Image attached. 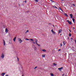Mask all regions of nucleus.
Masks as SVG:
<instances>
[{"mask_svg": "<svg viewBox=\"0 0 76 76\" xmlns=\"http://www.w3.org/2000/svg\"><path fill=\"white\" fill-rule=\"evenodd\" d=\"M18 40L19 41L20 43H21V42H22V40H21V39L20 38H18Z\"/></svg>", "mask_w": 76, "mask_h": 76, "instance_id": "1", "label": "nucleus"}, {"mask_svg": "<svg viewBox=\"0 0 76 76\" xmlns=\"http://www.w3.org/2000/svg\"><path fill=\"white\" fill-rule=\"evenodd\" d=\"M4 53H3L1 56V58L2 59H3L4 58Z\"/></svg>", "mask_w": 76, "mask_h": 76, "instance_id": "2", "label": "nucleus"}, {"mask_svg": "<svg viewBox=\"0 0 76 76\" xmlns=\"http://www.w3.org/2000/svg\"><path fill=\"white\" fill-rule=\"evenodd\" d=\"M63 69V67H62L60 68H58V70H59V71H61V70Z\"/></svg>", "mask_w": 76, "mask_h": 76, "instance_id": "3", "label": "nucleus"}, {"mask_svg": "<svg viewBox=\"0 0 76 76\" xmlns=\"http://www.w3.org/2000/svg\"><path fill=\"white\" fill-rule=\"evenodd\" d=\"M51 31L52 32V33L53 34H56L55 32H54V31H53V29L52 30H51Z\"/></svg>", "mask_w": 76, "mask_h": 76, "instance_id": "4", "label": "nucleus"}, {"mask_svg": "<svg viewBox=\"0 0 76 76\" xmlns=\"http://www.w3.org/2000/svg\"><path fill=\"white\" fill-rule=\"evenodd\" d=\"M72 14H70L69 15V16H70L71 18V19H72V17H73V16H72Z\"/></svg>", "mask_w": 76, "mask_h": 76, "instance_id": "5", "label": "nucleus"}, {"mask_svg": "<svg viewBox=\"0 0 76 76\" xmlns=\"http://www.w3.org/2000/svg\"><path fill=\"white\" fill-rule=\"evenodd\" d=\"M62 32V29H61L60 30H59V33H61Z\"/></svg>", "mask_w": 76, "mask_h": 76, "instance_id": "6", "label": "nucleus"}, {"mask_svg": "<svg viewBox=\"0 0 76 76\" xmlns=\"http://www.w3.org/2000/svg\"><path fill=\"white\" fill-rule=\"evenodd\" d=\"M3 41L4 45H6V43L5 42V41L4 39L3 40Z\"/></svg>", "mask_w": 76, "mask_h": 76, "instance_id": "7", "label": "nucleus"}, {"mask_svg": "<svg viewBox=\"0 0 76 76\" xmlns=\"http://www.w3.org/2000/svg\"><path fill=\"white\" fill-rule=\"evenodd\" d=\"M16 37H14V38L13 39L14 41V42L16 41Z\"/></svg>", "mask_w": 76, "mask_h": 76, "instance_id": "8", "label": "nucleus"}, {"mask_svg": "<svg viewBox=\"0 0 76 76\" xmlns=\"http://www.w3.org/2000/svg\"><path fill=\"white\" fill-rule=\"evenodd\" d=\"M52 7L53 8H56V9H57V7H56V6H53Z\"/></svg>", "mask_w": 76, "mask_h": 76, "instance_id": "9", "label": "nucleus"}, {"mask_svg": "<svg viewBox=\"0 0 76 76\" xmlns=\"http://www.w3.org/2000/svg\"><path fill=\"white\" fill-rule=\"evenodd\" d=\"M5 32H8V29H7V28H6L5 29Z\"/></svg>", "mask_w": 76, "mask_h": 76, "instance_id": "10", "label": "nucleus"}, {"mask_svg": "<svg viewBox=\"0 0 76 76\" xmlns=\"http://www.w3.org/2000/svg\"><path fill=\"white\" fill-rule=\"evenodd\" d=\"M4 75H5V73H3L2 74H1V75H2V76H4Z\"/></svg>", "mask_w": 76, "mask_h": 76, "instance_id": "11", "label": "nucleus"}, {"mask_svg": "<svg viewBox=\"0 0 76 76\" xmlns=\"http://www.w3.org/2000/svg\"><path fill=\"white\" fill-rule=\"evenodd\" d=\"M72 6H74L75 7V5L74 4H72Z\"/></svg>", "mask_w": 76, "mask_h": 76, "instance_id": "12", "label": "nucleus"}, {"mask_svg": "<svg viewBox=\"0 0 76 76\" xmlns=\"http://www.w3.org/2000/svg\"><path fill=\"white\" fill-rule=\"evenodd\" d=\"M35 42H36V44H37V42H38V40H37V39H35Z\"/></svg>", "mask_w": 76, "mask_h": 76, "instance_id": "13", "label": "nucleus"}, {"mask_svg": "<svg viewBox=\"0 0 76 76\" xmlns=\"http://www.w3.org/2000/svg\"><path fill=\"white\" fill-rule=\"evenodd\" d=\"M34 50H37V47H36L35 46H34Z\"/></svg>", "mask_w": 76, "mask_h": 76, "instance_id": "14", "label": "nucleus"}, {"mask_svg": "<svg viewBox=\"0 0 76 76\" xmlns=\"http://www.w3.org/2000/svg\"><path fill=\"white\" fill-rule=\"evenodd\" d=\"M42 57H45V55H42Z\"/></svg>", "mask_w": 76, "mask_h": 76, "instance_id": "15", "label": "nucleus"}, {"mask_svg": "<svg viewBox=\"0 0 76 76\" xmlns=\"http://www.w3.org/2000/svg\"><path fill=\"white\" fill-rule=\"evenodd\" d=\"M64 15L66 16H67V17H68V15H67L66 13L64 14Z\"/></svg>", "mask_w": 76, "mask_h": 76, "instance_id": "16", "label": "nucleus"}, {"mask_svg": "<svg viewBox=\"0 0 76 76\" xmlns=\"http://www.w3.org/2000/svg\"><path fill=\"white\" fill-rule=\"evenodd\" d=\"M68 23H69V25H72V22H71V21L69 22Z\"/></svg>", "mask_w": 76, "mask_h": 76, "instance_id": "17", "label": "nucleus"}, {"mask_svg": "<svg viewBox=\"0 0 76 76\" xmlns=\"http://www.w3.org/2000/svg\"><path fill=\"white\" fill-rule=\"evenodd\" d=\"M50 75L51 76H54V74H53V73H51Z\"/></svg>", "mask_w": 76, "mask_h": 76, "instance_id": "18", "label": "nucleus"}, {"mask_svg": "<svg viewBox=\"0 0 76 76\" xmlns=\"http://www.w3.org/2000/svg\"><path fill=\"white\" fill-rule=\"evenodd\" d=\"M42 51L44 52H46V50L45 49H43L42 50Z\"/></svg>", "mask_w": 76, "mask_h": 76, "instance_id": "19", "label": "nucleus"}, {"mask_svg": "<svg viewBox=\"0 0 76 76\" xmlns=\"http://www.w3.org/2000/svg\"><path fill=\"white\" fill-rule=\"evenodd\" d=\"M72 20H73V21L74 23H75V19H74V18H73Z\"/></svg>", "mask_w": 76, "mask_h": 76, "instance_id": "20", "label": "nucleus"}, {"mask_svg": "<svg viewBox=\"0 0 76 76\" xmlns=\"http://www.w3.org/2000/svg\"><path fill=\"white\" fill-rule=\"evenodd\" d=\"M63 44H64V45H65L66 44V42H63Z\"/></svg>", "mask_w": 76, "mask_h": 76, "instance_id": "21", "label": "nucleus"}, {"mask_svg": "<svg viewBox=\"0 0 76 76\" xmlns=\"http://www.w3.org/2000/svg\"><path fill=\"white\" fill-rule=\"evenodd\" d=\"M30 39V40L31 41H32V42H33L34 41V40L32 39Z\"/></svg>", "mask_w": 76, "mask_h": 76, "instance_id": "22", "label": "nucleus"}, {"mask_svg": "<svg viewBox=\"0 0 76 76\" xmlns=\"http://www.w3.org/2000/svg\"><path fill=\"white\" fill-rule=\"evenodd\" d=\"M69 36H70V37H71V36H72V34H71V33H69Z\"/></svg>", "mask_w": 76, "mask_h": 76, "instance_id": "23", "label": "nucleus"}, {"mask_svg": "<svg viewBox=\"0 0 76 76\" xmlns=\"http://www.w3.org/2000/svg\"><path fill=\"white\" fill-rule=\"evenodd\" d=\"M34 1H35L36 2H38V0H34Z\"/></svg>", "mask_w": 76, "mask_h": 76, "instance_id": "24", "label": "nucleus"}, {"mask_svg": "<svg viewBox=\"0 0 76 76\" xmlns=\"http://www.w3.org/2000/svg\"><path fill=\"white\" fill-rule=\"evenodd\" d=\"M17 58L18 60V61H19V58H18V57H17Z\"/></svg>", "mask_w": 76, "mask_h": 76, "instance_id": "25", "label": "nucleus"}, {"mask_svg": "<svg viewBox=\"0 0 76 76\" xmlns=\"http://www.w3.org/2000/svg\"><path fill=\"white\" fill-rule=\"evenodd\" d=\"M53 64H54V65L55 66H56V65H57V64H56L55 63H53Z\"/></svg>", "mask_w": 76, "mask_h": 76, "instance_id": "26", "label": "nucleus"}, {"mask_svg": "<svg viewBox=\"0 0 76 76\" xmlns=\"http://www.w3.org/2000/svg\"><path fill=\"white\" fill-rule=\"evenodd\" d=\"M37 45H38V46H39V47H40V45H39L38 44V43H37Z\"/></svg>", "mask_w": 76, "mask_h": 76, "instance_id": "27", "label": "nucleus"}, {"mask_svg": "<svg viewBox=\"0 0 76 76\" xmlns=\"http://www.w3.org/2000/svg\"><path fill=\"white\" fill-rule=\"evenodd\" d=\"M33 44H35V42H34V41L33 42Z\"/></svg>", "mask_w": 76, "mask_h": 76, "instance_id": "28", "label": "nucleus"}, {"mask_svg": "<svg viewBox=\"0 0 76 76\" xmlns=\"http://www.w3.org/2000/svg\"><path fill=\"white\" fill-rule=\"evenodd\" d=\"M37 67H37V66H36V67L34 68V69H37Z\"/></svg>", "mask_w": 76, "mask_h": 76, "instance_id": "29", "label": "nucleus"}, {"mask_svg": "<svg viewBox=\"0 0 76 76\" xmlns=\"http://www.w3.org/2000/svg\"><path fill=\"white\" fill-rule=\"evenodd\" d=\"M66 21L67 22H68V23H69V20H66Z\"/></svg>", "mask_w": 76, "mask_h": 76, "instance_id": "30", "label": "nucleus"}, {"mask_svg": "<svg viewBox=\"0 0 76 76\" xmlns=\"http://www.w3.org/2000/svg\"><path fill=\"white\" fill-rule=\"evenodd\" d=\"M60 45H61V47H62V46L63 45H62V44L61 43Z\"/></svg>", "mask_w": 76, "mask_h": 76, "instance_id": "31", "label": "nucleus"}, {"mask_svg": "<svg viewBox=\"0 0 76 76\" xmlns=\"http://www.w3.org/2000/svg\"><path fill=\"white\" fill-rule=\"evenodd\" d=\"M26 39V40H27L28 41V40H29L30 39Z\"/></svg>", "mask_w": 76, "mask_h": 76, "instance_id": "32", "label": "nucleus"}, {"mask_svg": "<svg viewBox=\"0 0 76 76\" xmlns=\"http://www.w3.org/2000/svg\"><path fill=\"white\" fill-rule=\"evenodd\" d=\"M60 10H61L62 12H63V10L61 8V9Z\"/></svg>", "mask_w": 76, "mask_h": 76, "instance_id": "33", "label": "nucleus"}, {"mask_svg": "<svg viewBox=\"0 0 76 76\" xmlns=\"http://www.w3.org/2000/svg\"><path fill=\"white\" fill-rule=\"evenodd\" d=\"M61 8L60 7H59V10H60V9H61Z\"/></svg>", "mask_w": 76, "mask_h": 76, "instance_id": "34", "label": "nucleus"}, {"mask_svg": "<svg viewBox=\"0 0 76 76\" xmlns=\"http://www.w3.org/2000/svg\"><path fill=\"white\" fill-rule=\"evenodd\" d=\"M64 76V74H63L62 76Z\"/></svg>", "mask_w": 76, "mask_h": 76, "instance_id": "35", "label": "nucleus"}, {"mask_svg": "<svg viewBox=\"0 0 76 76\" xmlns=\"http://www.w3.org/2000/svg\"><path fill=\"white\" fill-rule=\"evenodd\" d=\"M50 1H51L52 2H54V1H53V0H52Z\"/></svg>", "mask_w": 76, "mask_h": 76, "instance_id": "36", "label": "nucleus"}, {"mask_svg": "<svg viewBox=\"0 0 76 76\" xmlns=\"http://www.w3.org/2000/svg\"><path fill=\"white\" fill-rule=\"evenodd\" d=\"M50 1H51L52 2H54V1H53V0H52Z\"/></svg>", "mask_w": 76, "mask_h": 76, "instance_id": "37", "label": "nucleus"}, {"mask_svg": "<svg viewBox=\"0 0 76 76\" xmlns=\"http://www.w3.org/2000/svg\"><path fill=\"white\" fill-rule=\"evenodd\" d=\"M29 32V30H28L26 31V32Z\"/></svg>", "mask_w": 76, "mask_h": 76, "instance_id": "38", "label": "nucleus"}, {"mask_svg": "<svg viewBox=\"0 0 76 76\" xmlns=\"http://www.w3.org/2000/svg\"><path fill=\"white\" fill-rule=\"evenodd\" d=\"M26 1H25V3H26Z\"/></svg>", "mask_w": 76, "mask_h": 76, "instance_id": "39", "label": "nucleus"}, {"mask_svg": "<svg viewBox=\"0 0 76 76\" xmlns=\"http://www.w3.org/2000/svg\"><path fill=\"white\" fill-rule=\"evenodd\" d=\"M71 39H72V40L73 39V38H71Z\"/></svg>", "mask_w": 76, "mask_h": 76, "instance_id": "40", "label": "nucleus"}, {"mask_svg": "<svg viewBox=\"0 0 76 76\" xmlns=\"http://www.w3.org/2000/svg\"><path fill=\"white\" fill-rule=\"evenodd\" d=\"M58 51H61V49H59L58 50Z\"/></svg>", "mask_w": 76, "mask_h": 76, "instance_id": "41", "label": "nucleus"}, {"mask_svg": "<svg viewBox=\"0 0 76 76\" xmlns=\"http://www.w3.org/2000/svg\"><path fill=\"white\" fill-rule=\"evenodd\" d=\"M6 76H9V75H6Z\"/></svg>", "mask_w": 76, "mask_h": 76, "instance_id": "42", "label": "nucleus"}, {"mask_svg": "<svg viewBox=\"0 0 76 76\" xmlns=\"http://www.w3.org/2000/svg\"><path fill=\"white\" fill-rule=\"evenodd\" d=\"M19 6H20V4H19Z\"/></svg>", "mask_w": 76, "mask_h": 76, "instance_id": "43", "label": "nucleus"}, {"mask_svg": "<svg viewBox=\"0 0 76 76\" xmlns=\"http://www.w3.org/2000/svg\"><path fill=\"white\" fill-rule=\"evenodd\" d=\"M73 29H75V28H73Z\"/></svg>", "mask_w": 76, "mask_h": 76, "instance_id": "44", "label": "nucleus"}, {"mask_svg": "<svg viewBox=\"0 0 76 76\" xmlns=\"http://www.w3.org/2000/svg\"><path fill=\"white\" fill-rule=\"evenodd\" d=\"M62 1H64V0H61Z\"/></svg>", "mask_w": 76, "mask_h": 76, "instance_id": "45", "label": "nucleus"}, {"mask_svg": "<svg viewBox=\"0 0 76 76\" xmlns=\"http://www.w3.org/2000/svg\"><path fill=\"white\" fill-rule=\"evenodd\" d=\"M53 27H54V26L53 25Z\"/></svg>", "mask_w": 76, "mask_h": 76, "instance_id": "46", "label": "nucleus"}, {"mask_svg": "<svg viewBox=\"0 0 76 76\" xmlns=\"http://www.w3.org/2000/svg\"><path fill=\"white\" fill-rule=\"evenodd\" d=\"M22 76H23V75H22Z\"/></svg>", "mask_w": 76, "mask_h": 76, "instance_id": "47", "label": "nucleus"}, {"mask_svg": "<svg viewBox=\"0 0 76 76\" xmlns=\"http://www.w3.org/2000/svg\"><path fill=\"white\" fill-rule=\"evenodd\" d=\"M27 32H26V33H27Z\"/></svg>", "mask_w": 76, "mask_h": 76, "instance_id": "48", "label": "nucleus"}, {"mask_svg": "<svg viewBox=\"0 0 76 76\" xmlns=\"http://www.w3.org/2000/svg\"><path fill=\"white\" fill-rule=\"evenodd\" d=\"M61 35V34H60V35Z\"/></svg>", "mask_w": 76, "mask_h": 76, "instance_id": "49", "label": "nucleus"}, {"mask_svg": "<svg viewBox=\"0 0 76 76\" xmlns=\"http://www.w3.org/2000/svg\"><path fill=\"white\" fill-rule=\"evenodd\" d=\"M50 1H51V0H50Z\"/></svg>", "mask_w": 76, "mask_h": 76, "instance_id": "50", "label": "nucleus"}, {"mask_svg": "<svg viewBox=\"0 0 76 76\" xmlns=\"http://www.w3.org/2000/svg\"><path fill=\"white\" fill-rule=\"evenodd\" d=\"M68 39H69V38H68Z\"/></svg>", "mask_w": 76, "mask_h": 76, "instance_id": "51", "label": "nucleus"}]
</instances>
